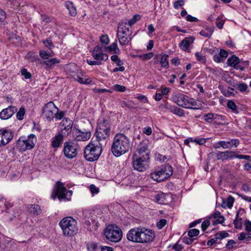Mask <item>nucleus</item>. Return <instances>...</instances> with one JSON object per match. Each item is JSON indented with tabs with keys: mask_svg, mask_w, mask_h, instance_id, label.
<instances>
[{
	"mask_svg": "<svg viewBox=\"0 0 251 251\" xmlns=\"http://www.w3.org/2000/svg\"><path fill=\"white\" fill-rule=\"evenodd\" d=\"M21 73L25 79H29L31 77V74L27 71L26 69H23L21 71Z\"/></svg>",
	"mask_w": 251,
	"mask_h": 251,
	"instance_id": "51",
	"label": "nucleus"
},
{
	"mask_svg": "<svg viewBox=\"0 0 251 251\" xmlns=\"http://www.w3.org/2000/svg\"><path fill=\"white\" fill-rule=\"evenodd\" d=\"M60 125L64 126V128L62 130L61 132L62 131L64 132V135L67 136L71 133L73 125V121L71 119L69 118L63 119Z\"/></svg>",
	"mask_w": 251,
	"mask_h": 251,
	"instance_id": "18",
	"label": "nucleus"
},
{
	"mask_svg": "<svg viewBox=\"0 0 251 251\" xmlns=\"http://www.w3.org/2000/svg\"><path fill=\"white\" fill-rule=\"evenodd\" d=\"M89 189L93 195L98 194L99 192V188L96 187L94 184L90 185Z\"/></svg>",
	"mask_w": 251,
	"mask_h": 251,
	"instance_id": "54",
	"label": "nucleus"
},
{
	"mask_svg": "<svg viewBox=\"0 0 251 251\" xmlns=\"http://www.w3.org/2000/svg\"><path fill=\"white\" fill-rule=\"evenodd\" d=\"M150 157L147 156L133 155L132 166L135 170L139 172L145 171L149 166Z\"/></svg>",
	"mask_w": 251,
	"mask_h": 251,
	"instance_id": "7",
	"label": "nucleus"
},
{
	"mask_svg": "<svg viewBox=\"0 0 251 251\" xmlns=\"http://www.w3.org/2000/svg\"><path fill=\"white\" fill-rule=\"evenodd\" d=\"M227 106L234 112L237 111V106L235 103L232 100L228 101L227 102Z\"/></svg>",
	"mask_w": 251,
	"mask_h": 251,
	"instance_id": "47",
	"label": "nucleus"
},
{
	"mask_svg": "<svg viewBox=\"0 0 251 251\" xmlns=\"http://www.w3.org/2000/svg\"><path fill=\"white\" fill-rule=\"evenodd\" d=\"M117 36L118 38L119 43L122 46H126L131 43V40L133 38L132 33H128L122 34L117 33Z\"/></svg>",
	"mask_w": 251,
	"mask_h": 251,
	"instance_id": "20",
	"label": "nucleus"
},
{
	"mask_svg": "<svg viewBox=\"0 0 251 251\" xmlns=\"http://www.w3.org/2000/svg\"><path fill=\"white\" fill-rule=\"evenodd\" d=\"M240 59L236 56L233 55L228 58L227 60V64L228 66L235 68L237 64L240 63Z\"/></svg>",
	"mask_w": 251,
	"mask_h": 251,
	"instance_id": "30",
	"label": "nucleus"
},
{
	"mask_svg": "<svg viewBox=\"0 0 251 251\" xmlns=\"http://www.w3.org/2000/svg\"><path fill=\"white\" fill-rule=\"evenodd\" d=\"M25 114V111L24 108H21L19 111L16 114L17 118L19 120H22L24 118V116Z\"/></svg>",
	"mask_w": 251,
	"mask_h": 251,
	"instance_id": "49",
	"label": "nucleus"
},
{
	"mask_svg": "<svg viewBox=\"0 0 251 251\" xmlns=\"http://www.w3.org/2000/svg\"><path fill=\"white\" fill-rule=\"evenodd\" d=\"M215 221H213L212 224L215 226L218 224H223L225 221L224 217H220V218L215 219Z\"/></svg>",
	"mask_w": 251,
	"mask_h": 251,
	"instance_id": "60",
	"label": "nucleus"
},
{
	"mask_svg": "<svg viewBox=\"0 0 251 251\" xmlns=\"http://www.w3.org/2000/svg\"><path fill=\"white\" fill-rule=\"evenodd\" d=\"M73 134L75 140L77 141H87L91 136V132L85 129L82 130L76 129V131L74 132Z\"/></svg>",
	"mask_w": 251,
	"mask_h": 251,
	"instance_id": "14",
	"label": "nucleus"
},
{
	"mask_svg": "<svg viewBox=\"0 0 251 251\" xmlns=\"http://www.w3.org/2000/svg\"><path fill=\"white\" fill-rule=\"evenodd\" d=\"M104 235L108 241L117 243L122 239V231L115 225H108L104 230Z\"/></svg>",
	"mask_w": 251,
	"mask_h": 251,
	"instance_id": "5",
	"label": "nucleus"
},
{
	"mask_svg": "<svg viewBox=\"0 0 251 251\" xmlns=\"http://www.w3.org/2000/svg\"><path fill=\"white\" fill-rule=\"evenodd\" d=\"M182 240L183 242L185 244L187 245H190L193 242L194 239H192V237H190L189 236V237H184L183 238Z\"/></svg>",
	"mask_w": 251,
	"mask_h": 251,
	"instance_id": "62",
	"label": "nucleus"
},
{
	"mask_svg": "<svg viewBox=\"0 0 251 251\" xmlns=\"http://www.w3.org/2000/svg\"><path fill=\"white\" fill-rule=\"evenodd\" d=\"M229 236V234L226 231H220L215 234L214 237L208 240L207 242V245L209 246H211L215 244L218 243V240H222V239L227 237Z\"/></svg>",
	"mask_w": 251,
	"mask_h": 251,
	"instance_id": "21",
	"label": "nucleus"
},
{
	"mask_svg": "<svg viewBox=\"0 0 251 251\" xmlns=\"http://www.w3.org/2000/svg\"><path fill=\"white\" fill-rule=\"evenodd\" d=\"M26 208L28 212L34 216H37L42 212L40 206L38 204H29L27 206Z\"/></svg>",
	"mask_w": 251,
	"mask_h": 251,
	"instance_id": "26",
	"label": "nucleus"
},
{
	"mask_svg": "<svg viewBox=\"0 0 251 251\" xmlns=\"http://www.w3.org/2000/svg\"><path fill=\"white\" fill-rule=\"evenodd\" d=\"M39 53L40 56L44 60H48L49 57L52 56V54L51 53L44 50H40Z\"/></svg>",
	"mask_w": 251,
	"mask_h": 251,
	"instance_id": "39",
	"label": "nucleus"
},
{
	"mask_svg": "<svg viewBox=\"0 0 251 251\" xmlns=\"http://www.w3.org/2000/svg\"><path fill=\"white\" fill-rule=\"evenodd\" d=\"M106 49L109 52H113L114 53H118L120 51V50L118 47V45L115 42L113 43L111 45L107 47Z\"/></svg>",
	"mask_w": 251,
	"mask_h": 251,
	"instance_id": "35",
	"label": "nucleus"
},
{
	"mask_svg": "<svg viewBox=\"0 0 251 251\" xmlns=\"http://www.w3.org/2000/svg\"><path fill=\"white\" fill-rule=\"evenodd\" d=\"M184 4L183 0H178L176 1L174 3V7L175 9H178L180 7L182 6Z\"/></svg>",
	"mask_w": 251,
	"mask_h": 251,
	"instance_id": "55",
	"label": "nucleus"
},
{
	"mask_svg": "<svg viewBox=\"0 0 251 251\" xmlns=\"http://www.w3.org/2000/svg\"><path fill=\"white\" fill-rule=\"evenodd\" d=\"M92 56L95 59L98 61H106L108 59V55L106 53L92 52Z\"/></svg>",
	"mask_w": 251,
	"mask_h": 251,
	"instance_id": "32",
	"label": "nucleus"
},
{
	"mask_svg": "<svg viewBox=\"0 0 251 251\" xmlns=\"http://www.w3.org/2000/svg\"><path fill=\"white\" fill-rule=\"evenodd\" d=\"M84 219L85 224L90 226L91 225H95L97 226V223L95 221L96 215L94 211L86 210L83 211Z\"/></svg>",
	"mask_w": 251,
	"mask_h": 251,
	"instance_id": "16",
	"label": "nucleus"
},
{
	"mask_svg": "<svg viewBox=\"0 0 251 251\" xmlns=\"http://www.w3.org/2000/svg\"><path fill=\"white\" fill-rule=\"evenodd\" d=\"M204 120L207 123L210 124H214L216 123V121H214V114L213 113H208L207 114H205L203 116Z\"/></svg>",
	"mask_w": 251,
	"mask_h": 251,
	"instance_id": "40",
	"label": "nucleus"
},
{
	"mask_svg": "<svg viewBox=\"0 0 251 251\" xmlns=\"http://www.w3.org/2000/svg\"><path fill=\"white\" fill-rule=\"evenodd\" d=\"M168 108L170 112L179 116H183L184 114L182 109L176 106H170Z\"/></svg>",
	"mask_w": 251,
	"mask_h": 251,
	"instance_id": "33",
	"label": "nucleus"
},
{
	"mask_svg": "<svg viewBox=\"0 0 251 251\" xmlns=\"http://www.w3.org/2000/svg\"><path fill=\"white\" fill-rule=\"evenodd\" d=\"M63 234L65 236H73L76 234L78 231L76 221L71 217L63 218L59 222Z\"/></svg>",
	"mask_w": 251,
	"mask_h": 251,
	"instance_id": "3",
	"label": "nucleus"
},
{
	"mask_svg": "<svg viewBox=\"0 0 251 251\" xmlns=\"http://www.w3.org/2000/svg\"><path fill=\"white\" fill-rule=\"evenodd\" d=\"M173 167L167 164L162 166L160 168L151 174V178L157 182H161L165 180L173 175Z\"/></svg>",
	"mask_w": 251,
	"mask_h": 251,
	"instance_id": "6",
	"label": "nucleus"
},
{
	"mask_svg": "<svg viewBox=\"0 0 251 251\" xmlns=\"http://www.w3.org/2000/svg\"><path fill=\"white\" fill-rule=\"evenodd\" d=\"M234 201V199L232 196H230L227 198L226 200V204L225 206H223V207H226V206L228 208H231L233 206V203Z\"/></svg>",
	"mask_w": 251,
	"mask_h": 251,
	"instance_id": "48",
	"label": "nucleus"
},
{
	"mask_svg": "<svg viewBox=\"0 0 251 251\" xmlns=\"http://www.w3.org/2000/svg\"><path fill=\"white\" fill-rule=\"evenodd\" d=\"M112 89L114 91L124 92L126 90V88L124 86L115 84L112 87Z\"/></svg>",
	"mask_w": 251,
	"mask_h": 251,
	"instance_id": "46",
	"label": "nucleus"
},
{
	"mask_svg": "<svg viewBox=\"0 0 251 251\" xmlns=\"http://www.w3.org/2000/svg\"><path fill=\"white\" fill-rule=\"evenodd\" d=\"M60 62V60L57 58H53L48 60H44L43 64L46 66V68L47 69H53L54 66Z\"/></svg>",
	"mask_w": 251,
	"mask_h": 251,
	"instance_id": "28",
	"label": "nucleus"
},
{
	"mask_svg": "<svg viewBox=\"0 0 251 251\" xmlns=\"http://www.w3.org/2000/svg\"><path fill=\"white\" fill-rule=\"evenodd\" d=\"M242 219L239 218V213L237 212L236 215V219L234 221L235 227L237 229H241L242 226Z\"/></svg>",
	"mask_w": 251,
	"mask_h": 251,
	"instance_id": "37",
	"label": "nucleus"
},
{
	"mask_svg": "<svg viewBox=\"0 0 251 251\" xmlns=\"http://www.w3.org/2000/svg\"><path fill=\"white\" fill-rule=\"evenodd\" d=\"M200 233L199 230L197 229H191L188 232V235L190 237H193L197 236Z\"/></svg>",
	"mask_w": 251,
	"mask_h": 251,
	"instance_id": "50",
	"label": "nucleus"
},
{
	"mask_svg": "<svg viewBox=\"0 0 251 251\" xmlns=\"http://www.w3.org/2000/svg\"><path fill=\"white\" fill-rule=\"evenodd\" d=\"M215 155L217 160H222L223 161L227 160L229 158H232L235 156V152L231 151H217V152H212Z\"/></svg>",
	"mask_w": 251,
	"mask_h": 251,
	"instance_id": "17",
	"label": "nucleus"
},
{
	"mask_svg": "<svg viewBox=\"0 0 251 251\" xmlns=\"http://www.w3.org/2000/svg\"><path fill=\"white\" fill-rule=\"evenodd\" d=\"M66 112L64 111H59L57 107V111L55 113L54 118L57 120H61L65 115Z\"/></svg>",
	"mask_w": 251,
	"mask_h": 251,
	"instance_id": "42",
	"label": "nucleus"
},
{
	"mask_svg": "<svg viewBox=\"0 0 251 251\" xmlns=\"http://www.w3.org/2000/svg\"><path fill=\"white\" fill-rule=\"evenodd\" d=\"M140 243H147L153 240L155 234L152 230L140 227Z\"/></svg>",
	"mask_w": 251,
	"mask_h": 251,
	"instance_id": "12",
	"label": "nucleus"
},
{
	"mask_svg": "<svg viewBox=\"0 0 251 251\" xmlns=\"http://www.w3.org/2000/svg\"><path fill=\"white\" fill-rule=\"evenodd\" d=\"M100 42L104 45H107L109 42V39L107 35H103L100 37Z\"/></svg>",
	"mask_w": 251,
	"mask_h": 251,
	"instance_id": "52",
	"label": "nucleus"
},
{
	"mask_svg": "<svg viewBox=\"0 0 251 251\" xmlns=\"http://www.w3.org/2000/svg\"><path fill=\"white\" fill-rule=\"evenodd\" d=\"M225 20L223 19L222 16L218 17L216 19V25L217 27L219 29H222L225 24Z\"/></svg>",
	"mask_w": 251,
	"mask_h": 251,
	"instance_id": "41",
	"label": "nucleus"
},
{
	"mask_svg": "<svg viewBox=\"0 0 251 251\" xmlns=\"http://www.w3.org/2000/svg\"><path fill=\"white\" fill-rule=\"evenodd\" d=\"M236 88L241 92H244L247 91L248 86L245 83H242L237 84L236 85Z\"/></svg>",
	"mask_w": 251,
	"mask_h": 251,
	"instance_id": "44",
	"label": "nucleus"
},
{
	"mask_svg": "<svg viewBox=\"0 0 251 251\" xmlns=\"http://www.w3.org/2000/svg\"><path fill=\"white\" fill-rule=\"evenodd\" d=\"M65 7L69 11V13L71 16H75L76 15V10L73 3L70 1L65 2Z\"/></svg>",
	"mask_w": 251,
	"mask_h": 251,
	"instance_id": "31",
	"label": "nucleus"
},
{
	"mask_svg": "<svg viewBox=\"0 0 251 251\" xmlns=\"http://www.w3.org/2000/svg\"><path fill=\"white\" fill-rule=\"evenodd\" d=\"M131 27L126 20L123 21L118 24L117 33L122 34L132 33Z\"/></svg>",
	"mask_w": 251,
	"mask_h": 251,
	"instance_id": "22",
	"label": "nucleus"
},
{
	"mask_svg": "<svg viewBox=\"0 0 251 251\" xmlns=\"http://www.w3.org/2000/svg\"><path fill=\"white\" fill-rule=\"evenodd\" d=\"M75 80L80 83L83 84H87L90 83V81L88 79H85L84 80L83 78L80 77L79 76H77V78L75 79Z\"/></svg>",
	"mask_w": 251,
	"mask_h": 251,
	"instance_id": "59",
	"label": "nucleus"
},
{
	"mask_svg": "<svg viewBox=\"0 0 251 251\" xmlns=\"http://www.w3.org/2000/svg\"><path fill=\"white\" fill-rule=\"evenodd\" d=\"M13 137L12 131L7 129H0V147L7 145Z\"/></svg>",
	"mask_w": 251,
	"mask_h": 251,
	"instance_id": "13",
	"label": "nucleus"
},
{
	"mask_svg": "<svg viewBox=\"0 0 251 251\" xmlns=\"http://www.w3.org/2000/svg\"><path fill=\"white\" fill-rule=\"evenodd\" d=\"M36 141V137L33 134L29 135L27 138L20 137L16 142L15 149L20 152L31 150L34 148Z\"/></svg>",
	"mask_w": 251,
	"mask_h": 251,
	"instance_id": "4",
	"label": "nucleus"
},
{
	"mask_svg": "<svg viewBox=\"0 0 251 251\" xmlns=\"http://www.w3.org/2000/svg\"><path fill=\"white\" fill-rule=\"evenodd\" d=\"M194 38L192 37H190V38H186L184 39L180 44V48L186 51L189 49V46L191 43H192L194 41Z\"/></svg>",
	"mask_w": 251,
	"mask_h": 251,
	"instance_id": "29",
	"label": "nucleus"
},
{
	"mask_svg": "<svg viewBox=\"0 0 251 251\" xmlns=\"http://www.w3.org/2000/svg\"><path fill=\"white\" fill-rule=\"evenodd\" d=\"M150 153L148 151L147 146L145 144L141 145L136 151L133 155H137L139 157L142 156H147L149 157Z\"/></svg>",
	"mask_w": 251,
	"mask_h": 251,
	"instance_id": "27",
	"label": "nucleus"
},
{
	"mask_svg": "<svg viewBox=\"0 0 251 251\" xmlns=\"http://www.w3.org/2000/svg\"><path fill=\"white\" fill-rule=\"evenodd\" d=\"M195 56L197 58V59L198 61L202 63H205L206 62V57L204 55H203L200 52H197L195 53Z\"/></svg>",
	"mask_w": 251,
	"mask_h": 251,
	"instance_id": "43",
	"label": "nucleus"
},
{
	"mask_svg": "<svg viewBox=\"0 0 251 251\" xmlns=\"http://www.w3.org/2000/svg\"><path fill=\"white\" fill-rule=\"evenodd\" d=\"M111 133V126L105 118L99 119L95 136L96 140L90 142L85 148L84 156L86 160L92 162L97 160L102 151V147L106 145Z\"/></svg>",
	"mask_w": 251,
	"mask_h": 251,
	"instance_id": "1",
	"label": "nucleus"
},
{
	"mask_svg": "<svg viewBox=\"0 0 251 251\" xmlns=\"http://www.w3.org/2000/svg\"><path fill=\"white\" fill-rule=\"evenodd\" d=\"M141 18V16L140 15L136 14L135 15L133 18L130 19L127 23L129 24V25L131 26L133 25H134L137 21L139 20Z\"/></svg>",
	"mask_w": 251,
	"mask_h": 251,
	"instance_id": "45",
	"label": "nucleus"
},
{
	"mask_svg": "<svg viewBox=\"0 0 251 251\" xmlns=\"http://www.w3.org/2000/svg\"><path fill=\"white\" fill-rule=\"evenodd\" d=\"M174 99L178 105L185 108H192L196 105V102L194 99L182 94L176 95Z\"/></svg>",
	"mask_w": 251,
	"mask_h": 251,
	"instance_id": "8",
	"label": "nucleus"
},
{
	"mask_svg": "<svg viewBox=\"0 0 251 251\" xmlns=\"http://www.w3.org/2000/svg\"><path fill=\"white\" fill-rule=\"evenodd\" d=\"M167 224V221L166 219H161L159 222H158L156 224V226L158 229L162 228Z\"/></svg>",
	"mask_w": 251,
	"mask_h": 251,
	"instance_id": "53",
	"label": "nucleus"
},
{
	"mask_svg": "<svg viewBox=\"0 0 251 251\" xmlns=\"http://www.w3.org/2000/svg\"><path fill=\"white\" fill-rule=\"evenodd\" d=\"M242 190L246 192H251V185L244 184L242 185Z\"/></svg>",
	"mask_w": 251,
	"mask_h": 251,
	"instance_id": "63",
	"label": "nucleus"
},
{
	"mask_svg": "<svg viewBox=\"0 0 251 251\" xmlns=\"http://www.w3.org/2000/svg\"><path fill=\"white\" fill-rule=\"evenodd\" d=\"M140 227L132 228L126 234L127 239L134 243H139Z\"/></svg>",
	"mask_w": 251,
	"mask_h": 251,
	"instance_id": "15",
	"label": "nucleus"
},
{
	"mask_svg": "<svg viewBox=\"0 0 251 251\" xmlns=\"http://www.w3.org/2000/svg\"><path fill=\"white\" fill-rule=\"evenodd\" d=\"M210 221L209 220H204L201 224V227L202 231H205L210 225Z\"/></svg>",
	"mask_w": 251,
	"mask_h": 251,
	"instance_id": "56",
	"label": "nucleus"
},
{
	"mask_svg": "<svg viewBox=\"0 0 251 251\" xmlns=\"http://www.w3.org/2000/svg\"><path fill=\"white\" fill-rule=\"evenodd\" d=\"M245 230L248 232H251V222L249 220L245 221Z\"/></svg>",
	"mask_w": 251,
	"mask_h": 251,
	"instance_id": "58",
	"label": "nucleus"
},
{
	"mask_svg": "<svg viewBox=\"0 0 251 251\" xmlns=\"http://www.w3.org/2000/svg\"><path fill=\"white\" fill-rule=\"evenodd\" d=\"M193 141L200 145H202L205 143L206 140L202 138H196L193 140Z\"/></svg>",
	"mask_w": 251,
	"mask_h": 251,
	"instance_id": "61",
	"label": "nucleus"
},
{
	"mask_svg": "<svg viewBox=\"0 0 251 251\" xmlns=\"http://www.w3.org/2000/svg\"><path fill=\"white\" fill-rule=\"evenodd\" d=\"M25 58L31 62H35L40 60L36 54L30 52L26 54Z\"/></svg>",
	"mask_w": 251,
	"mask_h": 251,
	"instance_id": "36",
	"label": "nucleus"
},
{
	"mask_svg": "<svg viewBox=\"0 0 251 251\" xmlns=\"http://www.w3.org/2000/svg\"><path fill=\"white\" fill-rule=\"evenodd\" d=\"M222 148L224 149H230L233 147L237 148L239 145V141L237 139H232L230 141H222Z\"/></svg>",
	"mask_w": 251,
	"mask_h": 251,
	"instance_id": "24",
	"label": "nucleus"
},
{
	"mask_svg": "<svg viewBox=\"0 0 251 251\" xmlns=\"http://www.w3.org/2000/svg\"><path fill=\"white\" fill-rule=\"evenodd\" d=\"M63 153L68 159H73L77 155V149L71 142H65L64 143Z\"/></svg>",
	"mask_w": 251,
	"mask_h": 251,
	"instance_id": "11",
	"label": "nucleus"
},
{
	"mask_svg": "<svg viewBox=\"0 0 251 251\" xmlns=\"http://www.w3.org/2000/svg\"><path fill=\"white\" fill-rule=\"evenodd\" d=\"M16 111L17 108L15 106H9L0 112V118L2 120L8 119L13 116Z\"/></svg>",
	"mask_w": 251,
	"mask_h": 251,
	"instance_id": "19",
	"label": "nucleus"
},
{
	"mask_svg": "<svg viewBox=\"0 0 251 251\" xmlns=\"http://www.w3.org/2000/svg\"><path fill=\"white\" fill-rule=\"evenodd\" d=\"M155 201L159 204L164 203L165 201V195L163 193L156 195L155 196Z\"/></svg>",
	"mask_w": 251,
	"mask_h": 251,
	"instance_id": "38",
	"label": "nucleus"
},
{
	"mask_svg": "<svg viewBox=\"0 0 251 251\" xmlns=\"http://www.w3.org/2000/svg\"><path fill=\"white\" fill-rule=\"evenodd\" d=\"M173 249L176 251H181L183 249V246L182 245L179 244L177 243L173 246Z\"/></svg>",
	"mask_w": 251,
	"mask_h": 251,
	"instance_id": "64",
	"label": "nucleus"
},
{
	"mask_svg": "<svg viewBox=\"0 0 251 251\" xmlns=\"http://www.w3.org/2000/svg\"><path fill=\"white\" fill-rule=\"evenodd\" d=\"M213 31L214 29L213 27H206L205 29L202 30L200 32V34L204 37L210 38L213 34Z\"/></svg>",
	"mask_w": 251,
	"mask_h": 251,
	"instance_id": "34",
	"label": "nucleus"
},
{
	"mask_svg": "<svg viewBox=\"0 0 251 251\" xmlns=\"http://www.w3.org/2000/svg\"><path fill=\"white\" fill-rule=\"evenodd\" d=\"M43 43L45 44L46 46L48 47L49 49H50L52 47H53L52 42L50 38L47 39L45 41L43 42Z\"/></svg>",
	"mask_w": 251,
	"mask_h": 251,
	"instance_id": "57",
	"label": "nucleus"
},
{
	"mask_svg": "<svg viewBox=\"0 0 251 251\" xmlns=\"http://www.w3.org/2000/svg\"><path fill=\"white\" fill-rule=\"evenodd\" d=\"M67 189L64 184L60 181H57L54 186L51 198L55 199L57 197L60 200L66 198Z\"/></svg>",
	"mask_w": 251,
	"mask_h": 251,
	"instance_id": "10",
	"label": "nucleus"
},
{
	"mask_svg": "<svg viewBox=\"0 0 251 251\" xmlns=\"http://www.w3.org/2000/svg\"><path fill=\"white\" fill-rule=\"evenodd\" d=\"M57 111V107L52 101L48 102L42 109V116L48 121H52L55 116Z\"/></svg>",
	"mask_w": 251,
	"mask_h": 251,
	"instance_id": "9",
	"label": "nucleus"
},
{
	"mask_svg": "<svg viewBox=\"0 0 251 251\" xmlns=\"http://www.w3.org/2000/svg\"><path fill=\"white\" fill-rule=\"evenodd\" d=\"M169 55L167 54H159L154 58L156 61H159L162 67L168 68L169 67Z\"/></svg>",
	"mask_w": 251,
	"mask_h": 251,
	"instance_id": "25",
	"label": "nucleus"
},
{
	"mask_svg": "<svg viewBox=\"0 0 251 251\" xmlns=\"http://www.w3.org/2000/svg\"><path fill=\"white\" fill-rule=\"evenodd\" d=\"M130 147L128 138L124 134H117L113 139L111 151L115 156H120L127 152Z\"/></svg>",
	"mask_w": 251,
	"mask_h": 251,
	"instance_id": "2",
	"label": "nucleus"
},
{
	"mask_svg": "<svg viewBox=\"0 0 251 251\" xmlns=\"http://www.w3.org/2000/svg\"><path fill=\"white\" fill-rule=\"evenodd\" d=\"M62 131L61 133L55 136L52 139L51 146L54 148H58L63 142L64 137L65 136Z\"/></svg>",
	"mask_w": 251,
	"mask_h": 251,
	"instance_id": "23",
	"label": "nucleus"
}]
</instances>
